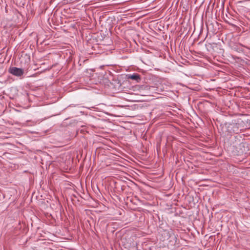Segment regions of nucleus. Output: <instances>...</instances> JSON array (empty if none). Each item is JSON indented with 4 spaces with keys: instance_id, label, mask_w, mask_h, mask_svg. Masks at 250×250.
I'll return each instance as SVG.
<instances>
[{
    "instance_id": "obj_4",
    "label": "nucleus",
    "mask_w": 250,
    "mask_h": 250,
    "mask_svg": "<svg viewBox=\"0 0 250 250\" xmlns=\"http://www.w3.org/2000/svg\"><path fill=\"white\" fill-rule=\"evenodd\" d=\"M233 126H236V125H233Z\"/></svg>"
},
{
    "instance_id": "obj_1",
    "label": "nucleus",
    "mask_w": 250,
    "mask_h": 250,
    "mask_svg": "<svg viewBox=\"0 0 250 250\" xmlns=\"http://www.w3.org/2000/svg\"><path fill=\"white\" fill-rule=\"evenodd\" d=\"M161 240L164 242L167 241L169 245H174L177 241V235L172 230H164L161 233Z\"/></svg>"
},
{
    "instance_id": "obj_3",
    "label": "nucleus",
    "mask_w": 250,
    "mask_h": 250,
    "mask_svg": "<svg viewBox=\"0 0 250 250\" xmlns=\"http://www.w3.org/2000/svg\"><path fill=\"white\" fill-rule=\"evenodd\" d=\"M128 78L132 80L135 81L136 82L139 83L141 80V76L137 73H133L132 74H128Z\"/></svg>"
},
{
    "instance_id": "obj_2",
    "label": "nucleus",
    "mask_w": 250,
    "mask_h": 250,
    "mask_svg": "<svg viewBox=\"0 0 250 250\" xmlns=\"http://www.w3.org/2000/svg\"><path fill=\"white\" fill-rule=\"evenodd\" d=\"M9 71L11 74L18 77L22 76L24 72L22 68H17L16 67L10 68Z\"/></svg>"
}]
</instances>
